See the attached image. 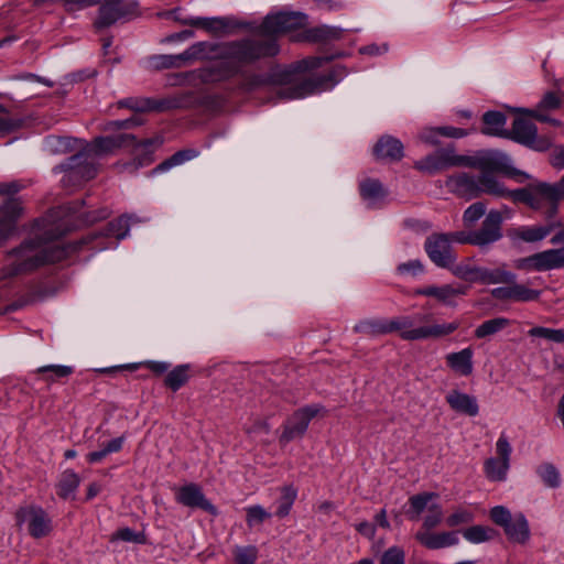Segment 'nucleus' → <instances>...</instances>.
<instances>
[{
  "instance_id": "nucleus-1",
  "label": "nucleus",
  "mask_w": 564,
  "mask_h": 564,
  "mask_svg": "<svg viewBox=\"0 0 564 564\" xmlns=\"http://www.w3.org/2000/svg\"><path fill=\"white\" fill-rule=\"evenodd\" d=\"M160 143L162 140L158 137L137 141L135 137L129 133L96 138L85 151L72 155L66 163L58 166L59 171L65 172L62 180L63 185L65 187L79 186L95 176L96 169L93 163L88 162L89 154H108L123 147H132L138 161L134 169H138L152 162L151 153Z\"/></svg>"
},
{
  "instance_id": "nucleus-2",
  "label": "nucleus",
  "mask_w": 564,
  "mask_h": 564,
  "mask_svg": "<svg viewBox=\"0 0 564 564\" xmlns=\"http://www.w3.org/2000/svg\"><path fill=\"white\" fill-rule=\"evenodd\" d=\"M274 46H259L249 42H231L215 44L197 42L181 54L160 55L153 58V66L161 68H178L191 65L198 59H221L228 63L248 64L263 54L274 53Z\"/></svg>"
},
{
  "instance_id": "nucleus-3",
  "label": "nucleus",
  "mask_w": 564,
  "mask_h": 564,
  "mask_svg": "<svg viewBox=\"0 0 564 564\" xmlns=\"http://www.w3.org/2000/svg\"><path fill=\"white\" fill-rule=\"evenodd\" d=\"M45 238L29 239L8 253V264L1 270L0 279L30 273L37 268L64 260L68 251L59 245L48 243L63 235L58 229L43 226Z\"/></svg>"
},
{
  "instance_id": "nucleus-4",
  "label": "nucleus",
  "mask_w": 564,
  "mask_h": 564,
  "mask_svg": "<svg viewBox=\"0 0 564 564\" xmlns=\"http://www.w3.org/2000/svg\"><path fill=\"white\" fill-rule=\"evenodd\" d=\"M338 70L335 69L328 76L314 77L306 79H295L291 72L273 73L271 76L253 75L246 79L245 87L248 90L257 89L270 84L284 85L279 90V95L286 99L302 98L315 91L332 88L335 84L333 75Z\"/></svg>"
},
{
  "instance_id": "nucleus-5",
  "label": "nucleus",
  "mask_w": 564,
  "mask_h": 564,
  "mask_svg": "<svg viewBox=\"0 0 564 564\" xmlns=\"http://www.w3.org/2000/svg\"><path fill=\"white\" fill-rule=\"evenodd\" d=\"M306 15L299 12H281L276 14L268 15L263 23L260 26V36L259 40H243L242 42H249L259 46H267L272 44L274 46V53L263 54L257 57L254 61L267 57L274 56L279 52V46L275 41V36L285 32H290L293 30L301 29L305 25Z\"/></svg>"
},
{
  "instance_id": "nucleus-6",
  "label": "nucleus",
  "mask_w": 564,
  "mask_h": 564,
  "mask_svg": "<svg viewBox=\"0 0 564 564\" xmlns=\"http://www.w3.org/2000/svg\"><path fill=\"white\" fill-rule=\"evenodd\" d=\"M512 200L523 203L534 210H543L551 219L558 212V202L552 183L534 181L524 188L512 191Z\"/></svg>"
},
{
  "instance_id": "nucleus-7",
  "label": "nucleus",
  "mask_w": 564,
  "mask_h": 564,
  "mask_svg": "<svg viewBox=\"0 0 564 564\" xmlns=\"http://www.w3.org/2000/svg\"><path fill=\"white\" fill-rule=\"evenodd\" d=\"M503 214L500 210L491 209L477 230L470 231L468 235H457L455 238L458 242L478 246L480 248L488 247L502 238Z\"/></svg>"
},
{
  "instance_id": "nucleus-8",
  "label": "nucleus",
  "mask_w": 564,
  "mask_h": 564,
  "mask_svg": "<svg viewBox=\"0 0 564 564\" xmlns=\"http://www.w3.org/2000/svg\"><path fill=\"white\" fill-rule=\"evenodd\" d=\"M471 156L458 155L453 147H446L416 161L414 167L421 172L434 174L451 166H474Z\"/></svg>"
},
{
  "instance_id": "nucleus-9",
  "label": "nucleus",
  "mask_w": 564,
  "mask_h": 564,
  "mask_svg": "<svg viewBox=\"0 0 564 564\" xmlns=\"http://www.w3.org/2000/svg\"><path fill=\"white\" fill-rule=\"evenodd\" d=\"M490 518L503 528L508 539L516 543H525L530 538L529 523L522 513L514 516L503 506H496L490 510Z\"/></svg>"
},
{
  "instance_id": "nucleus-10",
  "label": "nucleus",
  "mask_w": 564,
  "mask_h": 564,
  "mask_svg": "<svg viewBox=\"0 0 564 564\" xmlns=\"http://www.w3.org/2000/svg\"><path fill=\"white\" fill-rule=\"evenodd\" d=\"M518 270L545 272L564 268V248L547 249L514 260Z\"/></svg>"
},
{
  "instance_id": "nucleus-11",
  "label": "nucleus",
  "mask_w": 564,
  "mask_h": 564,
  "mask_svg": "<svg viewBox=\"0 0 564 564\" xmlns=\"http://www.w3.org/2000/svg\"><path fill=\"white\" fill-rule=\"evenodd\" d=\"M473 159L476 161V165L473 167H479L481 171L490 173L500 172L510 177H514L518 182H524L531 178L525 172L514 169L511 158L505 152L498 150L488 151L482 156Z\"/></svg>"
},
{
  "instance_id": "nucleus-12",
  "label": "nucleus",
  "mask_w": 564,
  "mask_h": 564,
  "mask_svg": "<svg viewBox=\"0 0 564 564\" xmlns=\"http://www.w3.org/2000/svg\"><path fill=\"white\" fill-rule=\"evenodd\" d=\"M15 519L18 524H26L29 533L41 539L52 531V520L48 514L37 506H23L17 510Z\"/></svg>"
},
{
  "instance_id": "nucleus-13",
  "label": "nucleus",
  "mask_w": 564,
  "mask_h": 564,
  "mask_svg": "<svg viewBox=\"0 0 564 564\" xmlns=\"http://www.w3.org/2000/svg\"><path fill=\"white\" fill-rule=\"evenodd\" d=\"M516 142L531 148L535 151H546L551 148L552 141L549 138H538V130L533 122L516 118L512 128L507 132V137Z\"/></svg>"
},
{
  "instance_id": "nucleus-14",
  "label": "nucleus",
  "mask_w": 564,
  "mask_h": 564,
  "mask_svg": "<svg viewBox=\"0 0 564 564\" xmlns=\"http://www.w3.org/2000/svg\"><path fill=\"white\" fill-rule=\"evenodd\" d=\"M512 447L505 434H501L496 443L497 457L485 460L484 470L486 477L491 481H503L510 468V456Z\"/></svg>"
},
{
  "instance_id": "nucleus-15",
  "label": "nucleus",
  "mask_w": 564,
  "mask_h": 564,
  "mask_svg": "<svg viewBox=\"0 0 564 564\" xmlns=\"http://www.w3.org/2000/svg\"><path fill=\"white\" fill-rule=\"evenodd\" d=\"M458 234H433L426 238L424 248L433 263L441 268H448L455 262L451 240H456Z\"/></svg>"
},
{
  "instance_id": "nucleus-16",
  "label": "nucleus",
  "mask_w": 564,
  "mask_h": 564,
  "mask_svg": "<svg viewBox=\"0 0 564 564\" xmlns=\"http://www.w3.org/2000/svg\"><path fill=\"white\" fill-rule=\"evenodd\" d=\"M319 412L317 406H305L295 411L285 422L283 432L280 436V443H289L297 437H302L306 432L313 417Z\"/></svg>"
},
{
  "instance_id": "nucleus-17",
  "label": "nucleus",
  "mask_w": 564,
  "mask_h": 564,
  "mask_svg": "<svg viewBox=\"0 0 564 564\" xmlns=\"http://www.w3.org/2000/svg\"><path fill=\"white\" fill-rule=\"evenodd\" d=\"M137 2H121L120 0H107L99 9V17L96 21L98 28L113 24L120 19L132 15L137 10Z\"/></svg>"
},
{
  "instance_id": "nucleus-18",
  "label": "nucleus",
  "mask_w": 564,
  "mask_h": 564,
  "mask_svg": "<svg viewBox=\"0 0 564 564\" xmlns=\"http://www.w3.org/2000/svg\"><path fill=\"white\" fill-rule=\"evenodd\" d=\"M180 105L181 100L176 97H166L162 99L127 98L118 102L120 108H128L137 112L166 111L178 108Z\"/></svg>"
},
{
  "instance_id": "nucleus-19",
  "label": "nucleus",
  "mask_w": 564,
  "mask_h": 564,
  "mask_svg": "<svg viewBox=\"0 0 564 564\" xmlns=\"http://www.w3.org/2000/svg\"><path fill=\"white\" fill-rule=\"evenodd\" d=\"M175 500L188 508H199L209 513H216V508L208 501L196 484H187L175 490Z\"/></svg>"
},
{
  "instance_id": "nucleus-20",
  "label": "nucleus",
  "mask_w": 564,
  "mask_h": 564,
  "mask_svg": "<svg viewBox=\"0 0 564 564\" xmlns=\"http://www.w3.org/2000/svg\"><path fill=\"white\" fill-rule=\"evenodd\" d=\"M22 212L21 203L17 198H9L0 207V247L13 235L15 223Z\"/></svg>"
},
{
  "instance_id": "nucleus-21",
  "label": "nucleus",
  "mask_w": 564,
  "mask_h": 564,
  "mask_svg": "<svg viewBox=\"0 0 564 564\" xmlns=\"http://www.w3.org/2000/svg\"><path fill=\"white\" fill-rule=\"evenodd\" d=\"M468 286L459 283L443 284V285H427L414 291L415 295H423L434 297L437 302L445 305H453L455 297L465 295Z\"/></svg>"
},
{
  "instance_id": "nucleus-22",
  "label": "nucleus",
  "mask_w": 564,
  "mask_h": 564,
  "mask_svg": "<svg viewBox=\"0 0 564 564\" xmlns=\"http://www.w3.org/2000/svg\"><path fill=\"white\" fill-rule=\"evenodd\" d=\"M459 327V322L454 321L451 323L431 324L426 326L416 327L414 332L405 335L410 340H423L430 338H442L456 332Z\"/></svg>"
},
{
  "instance_id": "nucleus-23",
  "label": "nucleus",
  "mask_w": 564,
  "mask_h": 564,
  "mask_svg": "<svg viewBox=\"0 0 564 564\" xmlns=\"http://www.w3.org/2000/svg\"><path fill=\"white\" fill-rule=\"evenodd\" d=\"M447 187L460 197L476 198L478 197V176H471L460 173L451 176L446 182Z\"/></svg>"
},
{
  "instance_id": "nucleus-24",
  "label": "nucleus",
  "mask_w": 564,
  "mask_h": 564,
  "mask_svg": "<svg viewBox=\"0 0 564 564\" xmlns=\"http://www.w3.org/2000/svg\"><path fill=\"white\" fill-rule=\"evenodd\" d=\"M415 539L422 545L431 550L448 547L458 543V536L456 532L432 533L427 531H419L415 534Z\"/></svg>"
},
{
  "instance_id": "nucleus-25",
  "label": "nucleus",
  "mask_w": 564,
  "mask_h": 564,
  "mask_svg": "<svg viewBox=\"0 0 564 564\" xmlns=\"http://www.w3.org/2000/svg\"><path fill=\"white\" fill-rule=\"evenodd\" d=\"M481 194L512 199V191H509L492 173L486 171L478 175V196Z\"/></svg>"
},
{
  "instance_id": "nucleus-26",
  "label": "nucleus",
  "mask_w": 564,
  "mask_h": 564,
  "mask_svg": "<svg viewBox=\"0 0 564 564\" xmlns=\"http://www.w3.org/2000/svg\"><path fill=\"white\" fill-rule=\"evenodd\" d=\"M373 153L379 160L399 161L403 158V144L397 138L383 135L376 143Z\"/></svg>"
},
{
  "instance_id": "nucleus-27",
  "label": "nucleus",
  "mask_w": 564,
  "mask_h": 564,
  "mask_svg": "<svg viewBox=\"0 0 564 564\" xmlns=\"http://www.w3.org/2000/svg\"><path fill=\"white\" fill-rule=\"evenodd\" d=\"M474 350L470 347L464 348L457 352H451L445 356L447 366L460 376H469L473 372Z\"/></svg>"
},
{
  "instance_id": "nucleus-28",
  "label": "nucleus",
  "mask_w": 564,
  "mask_h": 564,
  "mask_svg": "<svg viewBox=\"0 0 564 564\" xmlns=\"http://www.w3.org/2000/svg\"><path fill=\"white\" fill-rule=\"evenodd\" d=\"M446 401L456 412L464 413L469 416H476L479 412L476 398L469 394L453 390L446 395Z\"/></svg>"
},
{
  "instance_id": "nucleus-29",
  "label": "nucleus",
  "mask_w": 564,
  "mask_h": 564,
  "mask_svg": "<svg viewBox=\"0 0 564 564\" xmlns=\"http://www.w3.org/2000/svg\"><path fill=\"white\" fill-rule=\"evenodd\" d=\"M562 100L557 93L547 91L543 95L535 109H519L520 112L527 113L539 121H549L550 117L546 111L555 110L561 107Z\"/></svg>"
},
{
  "instance_id": "nucleus-30",
  "label": "nucleus",
  "mask_w": 564,
  "mask_h": 564,
  "mask_svg": "<svg viewBox=\"0 0 564 564\" xmlns=\"http://www.w3.org/2000/svg\"><path fill=\"white\" fill-rule=\"evenodd\" d=\"M470 273H474L475 276L471 278L474 281H479L488 284H498V283H510L513 282L516 275L507 271L505 268L500 267L497 269H486V268H475Z\"/></svg>"
},
{
  "instance_id": "nucleus-31",
  "label": "nucleus",
  "mask_w": 564,
  "mask_h": 564,
  "mask_svg": "<svg viewBox=\"0 0 564 564\" xmlns=\"http://www.w3.org/2000/svg\"><path fill=\"white\" fill-rule=\"evenodd\" d=\"M180 22L183 25L204 29L213 34L221 33L229 26V23L225 18L189 17L181 19Z\"/></svg>"
},
{
  "instance_id": "nucleus-32",
  "label": "nucleus",
  "mask_w": 564,
  "mask_h": 564,
  "mask_svg": "<svg viewBox=\"0 0 564 564\" xmlns=\"http://www.w3.org/2000/svg\"><path fill=\"white\" fill-rule=\"evenodd\" d=\"M555 225L521 226L514 229L512 236L524 242H538L546 238Z\"/></svg>"
},
{
  "instance_id": "nucleus-33",
  "label": "nucleus",
  "mask_w": 564,
  "mask_h": 564,
  "mask_svg": "<svg viewBox=\"0 0 564 564\" xmlns=\"http://www.w3.org/2000/svg\"><path fill=\"white\" fill-rule=\"evenodd\" d=\"M482 121L485 127L481 129V132L486 135H496V137H507L506 130L503 127L506 124L507 118L500 111H487L482 116Z\"/></svg>"
},
{
  "instance_id": "nucleus-34",
  "label": "nucleus",
  "mask_w": 564,
  "mask_h": 564,
  "mask_svg": "<svg viewBox=\"0 0 564 564\" xmlns=\"http://www.w3.org/2000/svg\"><path fill=\"white\" fill-rule=\"evenodd\" d=\"M360 195L372 207L384 198L386 192L378 180L368 178L360 184Z\"/></svg>"
},
{
  "instance_id": "nucleus-35",
  "label": "nucleus",
  "mask_w": 564,
  "mask_h": 564,
  "mask_svg": "<svg viewBox=\"0 0 564 564\" xmlns=\"http://www.w3.org/2000/svg\"><path fill=\"white\" fill-rule=\"evenodd\" d=\"M79 143L80 141L77 139L52 135L45 140V148L53 154H65L77 149Z\"/></svg>"
},
{
  "instance_id": "nucleus-36",
  "label": "nucleus",
  "mask_w": 564,
  "mask_h": 564,
  "mask_svg": "<svg viewBox=\"0 0 564 564\" xmlns=\"http://www.w3.org/2000/svg\"><path fill=\"white\" fill-rule=\"evenodd\" d=\"M79 484H80V478L75 471H73L70 469L65 470L61 475V478H59V481L57 485L58 496L63 499L70 498L73 496V494L75 492V490L78 488Z\"/></svg>"
},
{
  "instance_id": "nucleus-37",
  "label": "nucleus",
  "mask_w": 564,
  "mask_h": 564,
  "mask_svg": "<svg viewBox=\"0 0 564 564\" xmlns=\"http://www.w3.org/2000/svg\"><path fill=\"white\" fill-rule=\"evenodd\" d=\"M384 334L392 332H399V335L404 340H410L405 335L410 332H414L413 322L409 316L395 317L392 319L383 318Z\"/></svg>"
},
{
  "instance_id": "nucleus-38",
  "label": "nucleus",
  "mask_w": 564,
  "mask_h": 564,
  "mask_svg": "<svg viewBox=\"0 0 564 564\" xmlns=\"http://www.w3.org/2000/svg\"><path fill=\"white\" fill-rule=\"evenodd\" d=\"M510 325V321L506 317H497L492 319H488L484 323H481L476 329H475V336L477 338H487L489 336H492L506 327Z\"/></svg>"
},
{
  "instance_id": "nucleus-39",
  "label": "nucleus",
  "mask_w": 564,
  "mask_h": 564,
  "mask_svg": "<svg viewBox=\"0 0 564 564\" xmlns=\"http://www.w3.org/2000/svg\"><path fill=\"white\" fill-rule=\"evenodd\" d=\"M189 378V366L181 365L171 370L165 377V386L173 391L184 386Z\"/></svg>"
},
{
  "instance_id": "nucleus-40",
  "label": "nucleus",
  "mask_w": 564,
  "mask_h": 564,
  "mask_svg": "<svg viewBox=\"0 0 564 564\" xmlns=\"http://www.w3.org/2000/svg\"><path fill=\"white\" fill-rule=\"evenodd\" d=\"M509 284L511 286V302L536 301L541 295L540 291L530 289L525 284L517 283L516 279Z\"/></svg>"
},
{
  "instance_id": "nucleus-41",
  "label": "nucleus",
  "mask_w": 564,
  "mask_h": 564,
  "mask_svg": "<svg viewBox=\"0 0 564 564\" xmlns=\"http://www.w3.org/2000/svg\"><path fill=\"white\" fill-rule=\"evenodd\" d=\"M383 318L361 319L354 326V332L366 336L384 335Z\"/></svg>"
},
{
  "instance_id": "nucleus-42",
  "label": "nucleus",
  "mask_w": 564,
  "mask_h": 564,
  "mask_svg": "<svg viewBox=\"0 0 564 564\" xmlns=\"http://www.w3.org/2000/svg\"><path fill=\"white\" fill-rule=\"evenodd\" d=\"M464 538L471 543H481L495 538L496 531L489 527L473 525L463 532Z\"/></svg>"
},
{
  "instance_id": "nucleus-43",
  "label": "nucleus",
  "mask_w": 564,
  "mask_h": 564,
  "mask_svg": "<svg viewBox=\"0 0 564 564\" xmlns=\"http://www.w3.org/2000/svg\"><path fill=\"white\" fill-rule=\"evenodd\" d=\"M437 497L434 492H423L414 495L409 499L411 510L410 519L417 520L423 510L429 506V502Z\"/></svg>"
},
{
  "instance_id": "nucleus-44",
  "label": "nucleus",
  "mask_w": 564,
  "mask_h": 564,
  "mask_svg": "<svg viewBox=\"0 0 564 564\" xmlns=\"http://www.w3.org/2000/svg\"><path fill=\"white\" fill-rule=\"evenodd\" d=\"M197 156V152L195 150H183L174 153L171 158L159 164L154 170L153 173L160 171L164 172L171 169L172 166L180 165L191 159H194Z\"/></svg>"
},
{
  "instance_id": "nucleus-45",
  "label": "nucleus",
  "mask_w": 564,
  "mask_h": 564,
  "mask_svg": "<svg viewBox=\"0 0 564 564\" xmlns=\"http://www.w3.org/2000/svg\"><path fill=\"white\" fill-rule=\"evenodd\" d=\"M529 336L544 338L553 343H564V330L536 326L529 330Z\"/></svg>"
},
{
  "instance_id": "nucleus-46",
  "label": "nucleus",
  "mask_w": 564,
  "mask_h": 564,
  "mask_svg": "<svg viewBox=\"0 0 564 564\" xmlns=\"http://www.w3.org/2000/svg\"><path fill=\"white\" fill-rule=\"evenodd\" d=\"M538 474L547 487L556 488L561 484L560 473L552 464L541 465L538 468Z\"/></svg>"
},
{
  "instance_id": "nucleus-47",
  "label": "nucleus",
  "mask_w": 564,
  "mask_h": 564,
  "mask_svg": "<svg viewBox=\"0 0 564 564\" xmlns=\"http://www.w3.org/2000/svg\"><path fill=\"white\" fill-rule=\"evenodd\" d=\"M270 517L271 513L259 505L246 508V522L249 527L260 525Z\"/></svg>"
},
{
  "instance_id": "nucleus-48",
  "label": "nucleus",
  "mask_w": 564,
  "mask_h": 564,
  "mask_svg": "<svg viewBox=\"0 0 564 564\" xmlns=\"http://www.w3.org/2000/svg\"><path fill=\"white\" fill-rule=\"evenodd\" d=\"M296 498V490L292 487H284L282 490V497L280 500V505L276 510V516L280 518H284L289 514L294 500Z\"/></svg>"
},
{
  "instance_id": "nucleus-49",
  "label": "nucleus",
  "mask_w": 564,
  "mask_h": 564,
  "mask_svg": "<svg viewBox=\"0 0 564 564\" xmlns=\"http://www.w3.org/2000/svg\"><path fill=\"white\" fill-rule=\"evenodd\" d=\"M474 514L466 508L458 507L446 518V524L451 528L471 522Z\"/></svg>"
},
{
  "instance_id": "nucleus-50",
  "label": "nucleus",
  "mask_w": 564,
  "mask_h": 564,
  "mask_svg": "<svg viewBox=\"0 0 564 564\" xmlns=\"http://www.w3.org/2000/svg\"><path fill=\"white\" fill-rule=\"evenodd\" d=\"M236 564H254L258 557V550L256 546H236L234 550Z\"/></svg>"
},
{
  "instance_id": "nucleus-51",
  "label": "nucleus",
  "mask_w": 564,
  "mask_h": 564,
  "mask_svg": "<svg viewBox=\"0 0 564 564\" xmlns=\"http://www.w3.org/2000/svg\"><path fill=\"white\" fill-rule=\"evenodd\" d=\"M443 520V511L440 505L433 503L429 507V513L423 519V531L430 532L431 529L437 527Z\"/></svg>"
},
{
  "instance_id": "nucleus-52",
  "label": "nucleus",
  "mask_w": 564,
  "mask_h": 564,
  "mask_svg": "<svg viewBox=\"0 0 564 564\" xmlns=\"http://www.w3.org/2000/svg\"><path fill=\"white\" fill-rule=\"evenodd\" d=\"M36 371L39 373H52V376L45 378L46 381L51 382L54 380V378H64L70 376L73 373V368L62 365H47L40 367Z\"/></svg>"
},
{
  "instance_id": "nucleus-53",
  "label": "nucleus",
  "mask_w": 564,
  "mask_h": 564,
  "mask_svg": "<svg viewBox=\"0 0 564 564\" xmlns=\"http://www.w3.org/2000/svg\"><path fill=\"white\" fill-rule=\"evenodd\" d=\"M486 213V205L481 202L471 204L463 215V220L466 226H473Z\"/></svg>"
},
{
  "instance_id": "nucleus-54",
  "label": "nucleus",
  "mask_w": 564,
  "mask_h": 564,
  "mask_svg": "<svg viewBox=\"0 0 564 564\" xmlns=\"http://www.w3.org/2000/svg\"><path fill=\"white\" fill-rule=\"evenodd\" d=\"M129 232V217L122 216L109 224V235L123 239Z\"/></svg>"
},
{
  "instance_id": "nucleus-55",
  "label": "nucleus",
  "mask_w": 564,
  "mask_h": 564,
  "mask_svg": "<svg viewBox=\"0 0 564 564\" xmlns=\"http://www.w3.org/2000/svg\"><path fill=\"white\" fill-rule=\"evenodd\" d=\"M380 564H405L404 551L399 546L388 549L382 554Z\"/></svg>"
},
{
  "instance_id": "nucleus-56",
  "label": "nucleus",
  "mask_w": 564,
  "mask_h": 564,
  "mask_svg": "<svg viewBox=\"0 0 564 564\" xmlns=\"http://www.w3.org/2000/svg\"><path fill=\"white\" fill-rule=\"evenodd\" d=\"M142 123H143V121L140 118H138L137 116H132L131 118L126 119V120L109 121L108 123H106L104 129L106 131L123 130V129H130L135 126H140Z\"/></svg>"
},
{
  "instance_id": "nucleus-57",
  "label": "nucleus",
  "mask_w": 564,
  "mask_h": 564,
  "mask_svg": "<svg viewBox=\"0 0 564 564\" xmlns=\"http://www.w3.org/2000/svg\"><path fill=\"white\" fill-rule=\"evenodd\" d=\"M20 127L21 121L19 119L9 117L7 112L0 116V138L15 131Z\"/></svg>"
},
{
  "instance_id": "nucleus-58",
  "label": "nucleus",
  "mask_w": 564,
  "mask_h": 564,
  "mask_svg": "<svg viewBox=\"0 0 564 564\" xmlns=\"http://www.w3.org/2000/svg\"><path fill=\"white\" fill-rule=\"evenodd\" d=\"M397 270L400 274L415 276L423 272V264L420 260H411L399 264Z\"/></svg>"
},
{
  "instance_id": "nucleus-59",
  "label": "nucleus",
  "mask_w": 564,
  "mask_h": 564,
  "mask_svg": "<svg viewBox=\"0 0 564 564\" xmlns=\"http://www.w3.org/2000/svg\"><path fill=\"white\" fill-rule=\"evenodd\" d=\"M438 132H440L441 137L453 138V139L464 138L468 134V131L465 129L449 127V126L440 127Z\"/></svg>"
},
{
  "instance_id": "nucleus-60",
  "label": "nucleus",
  "mask_w": 564,
  "mask_h": 564,
  "mask_svg": "<svg viewBox=\"0 0 564 564\" xmlns=\"http://www.w3.org/2000/svg\"><path fill=\"white\" fill-rule=\"evenodd\" d=\"M68 11H76L86 7L95 6L99 0H62Z\"/></svg>"
},
{
  "instance_id": "nucleus-61",
  "label": "nucleus",
  "mask_w": 564,
  "mask_h": 564,
  "mask_svg": "<svg viewBox=\"0 0 564 564\" xmlns=\"http://www.w3.org/2000/svg\"><path fill=\"white\" fill-rule=\"evenodd\" d=\"M550 163L557 170L564 169V145H558L553 150Z\"/></svg>"
},
{
  "instance_id": "nucleus-62",
  "label": "nucleus",
  "mask_w": 564,
  "mask_h": 564,
  "mask_svg": "<svg viewBox=\"0 0 564 564\" xmlns=\"http://www.w3.org/2000/svg\"><path fill=\"white\" fill-rule=\"evenodd\" d=\"M438 128H426L420 133V139L425 143L436 145L438 144Z\"/></svg>"
},
{
  "instance_id": "nucleus-63",
  "label": "nucleus",
  "mask_w": 564,
  "mask_h": 564,
  "mask_svg": "<svg viewBox=\"0 0 564 564\" xmlns=\"http://www.w3.org/2000/svg\"><path fill=\"white\" fill-rule=\"evenodd\" d=\"M330 32L332 31L326 28H316V29L310 30L307 32L306 37L310 41H323V40H326L327 37H329Z\"/></svg>"
},
{
  "instance_id": "nucleus-64",
  "label": "nucleus",
  "mask_w": 564,
  "mask_h": 564,
  "mask_svg": "<svg viewBox=\"0 0 564 564\" xmlns=\"http://www.w3.org/2000/svg\"><path fill=\"white\" fill-rule=\"evenodd\" d=\"M491 295L499 301H511V286H500L491 290Z\"/></svg>"
}]
</instances>
